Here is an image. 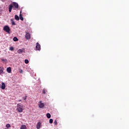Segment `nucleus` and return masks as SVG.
<instances>
[{
	"instance_id": "nucleus-1",
	"label": "nucleus",
	"mask_w": 129,
	"mask_h": 129,
	"mask_svg": "<svg viewBox=\"0 0 129 129\" xmlns=\"http://www.w3.org/2000/svg\"><path fill=\"white\" fill-rule=\"evenodd\" d=\"M13 8L14 10H17L19 9V4L17 2H13L12 5L11 4L9 6V12L11 13Z\"/></svg>"
},
{
	"instance_id": "nucleus-2",
	"label": "nucleus",
	"mask_w": 129,
	"mask_h": 129,
	"mask_svg": "<svg viewBox=\"0 0 129 129\" xmlns=\"http://www.w3.org/2000/svg\"><path fill=\"white\" fill-rule=\"evenodd\" d=\"M4 31H5V32H7L8 34H10V31H11V29H10V27L9 26H5L4 27L3 29Z\"/></svg>"
},
{
	"instance_id": "nucleus-3",
	"label": "nucleus",
	"mask_w": 129,
	"mask_h": 129,
	"mask_svg": "<svg viewBox=\"0 0 129 129\" xmlns=\"http://www.w3.org/2000/svg\"><path fill=\"white\" fill-rule=\"evenodd\" d=\"M36 49L37 51H40L41 50V45L38 42L36 43Z\"/></svg>"
},
{
	"instance_id": "nucleus-4",
	"label": "nucleus",
	"mask_w": 129,
	"mask_h": 129,
	"mask_svg": "<svg viewBox=\"0 0 129 129\" xmlns=\"http://www.w3.org/2000/svg\"><path fill=\"white\" fill-rule=\"evenodd\" d=\"M25 38L26 40H30L31 39V34H30L29 33H26Z\"/></svg>"
},
{
	"instance_id": "nucleus-5",
	"label": "nucleus",
	"mask_w": 129,
	"mask_h": 129,
	"mask_svg": "<svg viewBox=\"0 0 129 129\" xmlns=\"http://www.w3.org/2000/svg\"><path fill=\"white\" fill-rule=\"evenodd\" d=\"M38 106L39 108H43L45 105L44 104V103H42V101H40L39 104L38 105Z\"/></svg>"
},
{
	"instance_id": "nucleus-6",
	"label": "nucleus",
	"mask_w": 129,
	"mask_h": 129,
	"mask_svg": "<svg viewBox=\"0 0 129 129\" xmlns=\"http://www.w3.org/2000/svg\"><path fill=\"white\" fill-rule=\"evenodd\" d=\"M42 125V123L41 122H38L36 124V128L40 129L41 128V125Z\"/></svg>"
},
{
	"instance_id": "nucleus-7",
	"label": "nucleus",
	"mask_w": 129,
	"mask_h": 129,
	"mask_svg": "<svg viewBox=\"0 0 129 129\" xmlns=\"http://www.w3.org/2000/svg\"><path fill=\"white\" fill-rule=\"evenodd\" d=\"M23 52L25 53V49H24V48H23V49H19L17 51V53H18V54H22V53H23Z\"/></svg>"
},
{
	"instance_id": "nucleus-8",
	"label": "nucleus",
	"mask_w": 129,
	"mask_h": 129,
	"mask_svg": "<svg viewBox=\"0 0 129 129\" xmlns=\"http://www.w3.org/2000/svg\"><path fill=\"white\" fill-rule=\"evenodd\" d=\"M17 110L18 112H23V108H22V107H17Z\"/></svg>"
},
{
	"instance_id": "nucleus-9",
	"label": "nucleus",
	"mask_w": 129,
	"mask_h": 129,
	"mask_svg": "<svg viewBox=\"0 0 129 129\" xmlns=\"http://www.w3.org/2000/svg\"><path fill=\"white\" fill-rule=\"evenodd\" d=\"M19 18L21 21H24V18H23V16H22V11L20 12Z\"/></svg>"
},
{
	"instance_id": "nucleus-10",
	"label": "nucleus",
	"mask_w": 129,
	"mask_h": 129,
	"mask_svg": "<svg viewBox=\"0 0 129 129\" xmlns=\"http://www.w3.org/2000/svg\"><path fill=\"white\" fill-rule=\"evenodd\" d=\"M7 71L9 73H11L12 72V68L11 67H9L7 69Z\"/></svg>"
},
{
	"instance_id": "nucleus-11",
	"label": "nucleus",
	"mask_w": 129,
	"mask_h": 129,
	"mask_svg": "<svg viewBox=\"0 0 129 129\" xmlns=\"http://www.w3.org/2000/svg\"><path fill=\"white\" fill-rule=\"evenodd\" d=\"M6 88V84L5 83H2V89H5Z\"/></svg>"
},
{
	"instance_id": "nucleus-12",
	"label": "nucleus",
	"mask_w": 129,
	"mask_h": 129,
	"mask_svg": "<svg viewBox=\"0 0 129 129\" xmlns=\"http://www.w3.org/2000/svg\"><path fill=\"white\" fill-rule=\"evenodd\" d=\"M20 129H27V126L26 125H22Z\"/></svg>"
},
{
	"instance_id": "nucleus-13",
	"label": "nucleus",
	"mask_w": 129,
	"mask_h": 129,
	"mask_svg": "<svg viewBox=\"0 0 129 129\" xmlns=\"http://www.w3.org/2000/svg\"><path fill=\"white\" fill-rule=\"evenodd\" d=\"M15 20H16V21H19L20 20V18L19 17V16L17 15H16L15 16Z\"/></svg>"
},
{
	"instance_id": "nucleus-14",
	"label": "nucleus",
	"mask_w": 129,
	"mask_h": 129,
	"mask_svg": "<svg viewBox=\"0 0 129 129\" xmlns=\"http://www.w3.org/2000/svg\"><path fill=\"white\" fill-rule=\"evenodd\" d=\"M46 116H47V118H51V114L47 113L46 114Z\"/></svg>"
},
{
	"instance_id": "nucleus-15",
	"label": "nucleus",
	"mask_w": 129,
	"mask_h": 129,
	"mask_svg": "<svg viewBox=\"0 0 129 129\" xmlns=\"http://www.w3.org/2000/svg\"><path fill=\"white\" fill-rule=\"evenodd\" d=\"M11 21L12 24L13 26H15L16 25V23H15V21H14V19H11Z\"/></svg>"
},
{
	"instance_id": "nucleus-16",
	"label": "nucleus",
	"mask_w": 129,
	"mask_h": 129,
	"mask_svg": "<svg viewBox=\"0 0 129 129\" xmlns=\"http://www.w3.org/2000/svg\"><path fill=\"white\" fill-rule=\"evenodd\" d=\"M46 92H47V90H46V89H43L42 90V93L43 94H46Z\"/></svg>"
},
{
	"instance_id": "nucleus-17",
	"label": "nucleus",
	"mask_w": 129,
	"mask_h": 129,
	"mask_svg": "<svg viewBox=\"0 0 129 129\" xmlns=\"http://www.w3.org/2000/svg\"><path fill=\"white\" fill-rule=\"evenodd\" d=\"M13 40L14 42H17V41H19V39L16 37H14L13 38Z\"/></svg>"
},
{
	"instance_id": "nucleus-18",
	"label": "nucleus",
	"mask_w": 129,
	"mask_h": 129,
	"mask_svg": "<svg viewBox=\"0 0 129 129\" xmlns=\"http://www.w3.org/2000/svg\"><path fill=\"white\" fill-rule=\"evenodd\" d=\"M9 50H10V51H13V50H14V47H13V46L10 47L9 48Z\"/></svg>"
},
{
	"instance_id": "nucleus-19",
	"label": "nucleus",
	"mask_w": 129,
	"mask_h": 129,
	"mask_svg": "<svg viewBox=\"0 0 129 129\" xmlns=\"http://www.w3.org/2000/svg\"><path fill=\"white\" fill-rule=\"evenodd\" d=\"M25 63L26 64H29V60H28V59H25Z\"/></svg>"
},
{
	"instance_id": "nucleus-20",
	"label": "nucleus",
	"mask_w": 129,
	"mask_h": 129,
	"mask_svg": "<svg viewBox=\"0 0 129 129\" xmlns=\"http://www.w3.org/2000/svg\"><path fill=\"white\" fill-rule=\"evenodd\" d=\"M53 123H54V125H57V120H55Z\"/></svg>"
},
{
	"instance_id": "nucleus-21",
	"label": "nucleus",
	"mask_w": 129,
	"mask_h": 129,
	"mask_svg": "<svg viewBox=\"0 0 129 129\" xmlns=\"http://www.w3.org/2000/svg\"><path fill=\"white\" fill-rule=\"evenodd\" d=\"M49 123H53V119H49Z\"/></svg>"
},
{
	"instance_id": "nucleus-22",
	"label": "nucleus",
	"mask_w": 129,
	"mask_h": 129,
	"mask_svg": "<svg viewBox=\"0 0 129 129\" xmlns=\"http://www.w3.org/2000/svg\"><path fill=\"white\" fill-rule=\"evenodd\" d=\"M18 106H19V107H23V106L21 105V104H20V103H18V104H17V107H18Z\"/></svg>"
},
{
	"instance_id": "nucleus-23",
	"label": "nucleus",
	"mask_w": 129,
	"mask_h": 129,
	"mask_svg": "<svg viewBox=\"0 0 129 129\" xmlns=\"http://www.w3.org/2000/svg\"><path fill=\"white\" fill-rule=\"evenodd\" d=\"M6 127L7 128L11 127V125L10 124H7L6 125Z\"/></svg>"
},
{
	"instance_id": "nucleus-24",
	"label": "nucleus",
	"mask_w": 129,
	"mask_h": 129,
	"mask_svg": "<svg viewBox=\"0 0 129 129\" xmlns=\"http://www.w3.org/2000/svg\"><path fill=\"white\" fill-rule=\"evenodd\" d=\"M2 73H4V71L3 70H0V75L1 74H2Z\"/></svg>"
},
{
	"instance_id": "nucleus-25",
	"label": "nucleus",
	"mask_w": 129,
	"mask_h": 129,
	"mask_svg": "<svg viewBox=\"0 0 129 129\" xmlns=\"http://www.w3.org/2000/svg\"><path fill=\"white\" fill-rule=\"evenodd\" d=\"M23 99H24V100H26V99H27V96H26L25 97H23Z\"/></svg>"
},
{
	"instance_id": "nucleus-26",
	"label": "nucleus",
	"mask_w": 129,
	"mask_h": 129,
	"mask_svg": "<svg viewBox=\"0 0 129 129\" xmlns=\"http://www.w3.org/2000/svg\"><path fill=\"white\" fill-rule=\"evenodd\" d=\"M1 61H2L3 62H4V61H6V59H4V58H2L1 59Z\"/></svg>"
},
{
	"instance_id": "nucleus-27",
	"label": "nucleus",
	"mask_w": 129,
	"mask_h": 129,
	"mask_svg": "<svg viewBox=\"0 0 129 129\" xmlns=\"http://www.w3.org/2000/svg\"><path fill=\"white\" fill-rule=\"evenodd\" d=\"M20 73H23V70H20Z\"/></svg>"
},
{
	"instance_id": "nucleus-28",
	"label": "nucleus",
	"mask_w": 129,
	"mask_h": 129,
	"mask_svg": "<svg viewBox=\"0 0 129 129\" xmlns=\"http://www.w3.org/2000/svg\"><path fill=\"white\" fill-rule=\"evenodd\" d=\"M1 2H5V0H1Z\"/></svg>"
},
{
	"instance_id": "nucleus-29",
	"label": "nucleus",
	"mask_w": 129,
	"mask_h": 129,
	"mask_svg": "<svg viewBox=\"0 0 129 129\" xmlns=\"http://www.w3.org/2000/svg\"><path fill=\"white\" fill-rule=\"evenodd\" d=\"M21 101H22V100H19V102H21Z\"/></svg>"
},
{
	"instance_id": "nucleus-30",
	"label": "nucleus",
	"mask_w": 129,
	"mask_h": 129,
	"mask_svg": "<svg viewBox=\"0 0 129 129\" xmlns=\"http://www.w3.org/2000/svg\"><path fill=\"white\" fill-rule=\"evenodd\" d=\"M0 68H1L0 67Z\"/></svg>"
}]
</instances>
